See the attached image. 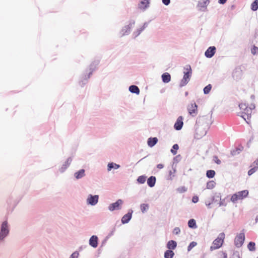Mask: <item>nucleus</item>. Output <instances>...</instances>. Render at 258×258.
<instances>
[{"instance_id":"obj_13","label":"nucleus","mask_w":258,"mask_h":258,"mask_svg":"<svg viewBox=\"0 0 258 258\" xmlns=\"http://www.w3.org/2000/svg\"><path fill=\"white\" fill-rule=\"evenodd\" d=\"M132 213H133V211H132L131 212H128V213H127L126 214L124 215L122 217V218L121 219V222L123 224H125V223H128L129 222V221L132 218Z\"/></svg>"},{"instance_id":"obj_41","label":"nucleus","mask_w":258,"mask_h":258,"mask_svg":"<svg viewBox=\"0 0 258 258\" xmlns=\"http://www.w3.org/2000/svg\"><path fill=\"white\" fill-rule=\"evenodd\" d=\"M198 200H199V198L198 197H194L192 198V201L194 203H196L198 202Z\"/></svg>"},{"instance_id":"obj_36","label":"nucleus","mask_w":258,"mask_h":258,"mask_svg":"<svg viewBox=\"0 0 258 258\" xmlns=\"http://www.w3.org/2000/svg\"><path fill=\"white\" fill-rule=\"evenodd\" d=\"M251 52L253 55L258 53V47L255 46H253L251 49Z\"/></svg>"},{"instance_id":"obj_11","label":"nucleus","mask_w":258,"mask_h":258,"mask_svg":"<svg viewBox=\"0 0 258 258\" xmlns=\"http://www.w3.org/2000/svg\"><path fill=\"white\" fill-rule=\"evenodd\" d=\"M188 112L190 115L197 114L198 112L197 105L196 103H191L188 108Z\"/></svg>"},{"instance_id":"obj_43","label":"nucleus","mask_w":258,"mask_h":258,"mask_svg":"<svg viewBox=\"0 0 258 258\" xmlns=\"http://www.w3.org/2000/svg\"><path fill=\"white\" fill-rule=\"evenodd\" d=\"M157 168L158 169H161L163 168L164 165L163 164H159L157 165Z\"/></svg>"},{"instance_id":"obj_10","label":"nucleus","mask_w":258,"mask_h":258,"mask_svg":"<svg viewBox=\"0 0 258 258\" xmlns=\"http://www.w3.org/2000/svg\"><path fill=\"white\" fill-rule=\"evenodd\" d=\"M98 196L95 195V196H92L90 195V197H88L87 199V202L88 204L91 205H95L97 204V203L98 201Z\"/></svg>"},{"instance_id":"obj_12","label":"nucleus","mask_w":258,"mask_h":258,"mask_svg":"<svg viewBox=\"0 0 258 258\" xmlns=\"http://www.w3.org/2000/svg\"><path fill=\"white\" fill-rule=\"evenodd\" d=\"M134 25L135 22H133L132 23H130L128 25L124 26L122 30V35L127 34L130 32L131 29L133 27V26Z\"/></svg>"},{"instance_id":"obj_18","label":"nucleus","mask_w":258,"mask_h":258,"mask_svg":"<svg viewBox=\"0 0 258 258\" xmlns=\"http://www.w3.org/2000/svg\"><path fill=\"white\" fill-rule=\"evenodd\" d=\"M156 182V178L154 176H151L147 180L148 185L150 187H153L155 185Z\"/></svg>"},{"instance_id":"obj_24","label":"nucleus","mask_w":258,"mask_h":258,"mask_svg":"<svg viewBox=\"0 0 258 258\" xmlns=\"http://www.w3.org/2000/svg\"><path fill=\"white\" fill-rule=\"evenodd\" d=\"M119 167L120 166L118 164L113 163H110L108 164L107 169L108 171H110L112 168L118 169L119 168Z\"/></svg>"},{"instance_id":"obj_15","label":"nucleus","mask_w":258,"mask_h":258,"mask_svg":"<svg viewBox=\"0 0 258 258\" xmlns=\"http://www.w3.org/2000/svg\"><path fill=\"white\" fill-rule=\"evenodd\" d=\"M158 142V139L156 137L150 138L148 140V145L150 147H153Z\"/></svg>"},{"instance_id":"obj_8","label":"nucleus","mask_w":258,"mask_h":258,"mask_svg":"<svg viewBox=\"0 0 258 258\" xmlns=\"http://www.w3.org/2000/svg\"><path fill=\"white\" fill-rule=\"evenodd\" d=\"M183 117L181 116H180L178 117L177 119L176 120V122L174 124V128L176 130H180L181 129L183 123Z\"/></svg>"},{"instance_id":"obj_27","label":"nucleus","mask_w":258,"mask_h":258,"mask_svg":"<svg viewBox=\"0 0 258 258\" xmlns=\"http://www.w3.org/2000/svg\"><path fill=\"white\" fill-rule=\"evenodd\" d=\"M188 226L190 228H196V221L193 219H190L188 222Z\"/></svg>"},{"instance_id":"obj_6","label":"nucleus","mask_w":258,"mask_h":258,"mask_svg":"<svg viewBox=\"0 0 258 258\" xmlns=\"http://www.w3.org/2000/svg\"><path fill=\"white\" fill-rule=\"evenodd\" d=\"M9 230L8 226V222L4 221L2 225L1 231L0 232V238L3 239L9 233Z\"/></svg>"},{"instance_id":"obj_3","label":"nucleus","mask_w":258,"mask_h":258,"mask_svg":"<svg viewBox=\"0 0 258 258\" xmlns=\"http://www.w3.org/2000/svg\"><path fill=\"white\" fill-rule=\"evenodd\" d=\"M185 71L184 72V76L181 81L180 85L184 86L187 84L190 80V77L191 75L192 71L190 66H187L184 68Z\"/></svg>"},{"instance_id":"obj_39","label":"nucleus","mask_w":258,"mask_h":258,"mask_svg":"<svg viewBox=\"0 0 258 258\" xmlns=\"http://www.w3.org/2000/svg\"><path fill=\"white\" fill-rule=\"evenodd\" d=\"M214 161L217 164H220L221 163V161L218 159L217 156H214L213 158Z\"/></svg>"},{"instance_id":"obj_5","label":"nucleus","mask_w":258,"mask_h":258,"mask_svg":"<svg viewBox=\"0 0 258 258\" xmlns=\"http://www.w3.org/2000/svg\"><path fill=\"white\" fill-rule=\"evenodd\" d=\"M245 239V236L243 233H240L237 235L234 240L235 244L237 247H240L243 244Z\"/></svg>"},{"instance_id":"obj_35","label":"nucleus","mask_w":258,"mask_h":258,"mask_svg":"<svg viewBox=\"0 0 258 258\" xmlns=\"http://www.w3.org/2000/svg\"><path fill=\"white\" fill-rule=\"evenodd\" d=\"M252 168L251 169H250L248 171V175H252L253 173H254L256 170H257V167H255V166H252Z\"/></svg>"},{"instance_id":"obj_44","label":"nucleus","mask_w":258,"mask_h":258,"mask_svg":"<svg viewBox=\"0 0 258 258\" xmlns=\"http://www.w3.org/2000/svg\"><path fill=\"white\" fill-rule=\"evenodd\" d=\"M227 0H219V3L221 4H225Z\"/></svg>"},{"instance_id":"obj_2","label":"nucleus","mask_w":258,"mask_h":258,"mask_svg":"<svg viewBox=\"0 0 258 258\" xmlns=\"http://www.w3.org/2000/svg\"><path fill=\"white\" fill-rule=\"evenodd\" d=\"M248 191L247 190H243L238 191L233 194L231 197V201L234 203L237 202L238 200H242L248 195Z\"/></svg>"},{"instance_id":"obj_34","label":"nucleus","mask_w":258,"mask_h":258,"mask_svg":"<svg viewBox=\"0 0 258 258\" xmlns=\"http://www.w3.org/2000/svg\"><path fill=\"white\" fill-rule=\"evenodd\" d=\"M197 244V243L195 241L191 242L189 245L188 246L187 250L188 251H190L193 247L196 246Z\"/></svg>"},{"instance_id":"obj_29","label":"nucleus","mask_w":258,"mask_h":258,"mask_svg":"<svg viewBox=\"0 0 258 258\" xmlns=\"http://www.w3.org/2000/svg\"><path fill=\"white\" fill-rule=\"evenodd\" d=\"M255 243L253 242H250L247 245V248L250 251L255 250Z\"/></svg>"},{"instance_id":"obj_31","label":"nucleus","mask_w":258,"mask_h":258,"mask_svg":"<svg viewBox=\"0 0 258 258\" xmlns=\"http://www.w3.org/2000/svg\"><path fill=\"white\" fill-rule=\"evenodd\" d=\"M146 177L142 175V176H140L138 177L137 181L140 183H144L146 181Z\"/></svg>"},{"instance_id":"obj_26","label":"nucleus","mask_w":258,"mask_h":258,"mask_svg":"<svg viewBox=\"0 0 258 258\" xmlns=\"http://www.w3.org/2000/svg\"><path fill=\"white\" fill-rule=\"evenodd\" d=\"M251 9L252 11H256L258 9V0H255L251 5Z\"/></svg>"},{"instance_id":"obj_22","label":"nucleus","mask_w":258,"mask_h":258,"mask_svg":"<svg viewBox=\"0 0 258 258\" xmlns=\"http://www.w3.org/2000/svg\"><path fill=\"white\" fill-rule=\"evenodd\" d=\"M85 175V170L84 169H81L78 172H76L75 174V177L77 179H79L82 178Z\"/></svg>"},{"instance_id":"obj_25","label":"nucleus","mask_w":258,"mask_h":258,"mask_svg":"<svg viewBox=\"0 0 258 258\" xmlns=\"http://www.w3.org/2000/svg\"><path fill=\"white\" fill-rule=\"evenodd\" d=\"M149 205L147 204H143L140 206L141 210L143 213L146 212L149 209Z\"/></svg>"},{"instance_id":"obj_21","label":"nucleus","mask_w":258,"mask_h":258,"mask_svg":"<svg viewBox=\"0 0 258 258\" xmlns=\"http://www.w3.org/2000/svg\"><path fill=\"white\" fill-rule=\"evenodd\" d=\"M129 90L132 93H136L137 94H139L140 93V90L139 88L135 85L131 86L129 88Z\"/></svg>"},{"instance_id":"obj_40","label":"nucleus","mask_w":258,"mask_h":258,"mask_svg":"<svg viewBox=\"0 0 258 258\" xmlns=\"http://www.w3.org/2000/svg\"><path fill=\"white\" fill-rule=\"evenodd\" d=\"M251 166H255V167H257V169H258V159L253 163Z\"/></svg>"},{"instance_id":"obj_19","label":"nucleus","mask_w":258,"mask_h":258,"mask_svg":"<svg viewBox=\"0 0 258 258\" xmlns=\"http://www.w3.org/2000/svg\"><path fill=\"white\" fill-rule=\"evenodd\" d=\"M177 245L176 242L174 240H170L168 242L167 247L169 249H174Z\"/></svg>"},{"instance_id":"obj_33","label":"nucleus","mask_w":258,"mask_h":258,"mask_svg":"<svg viewBox=\"0 0 258 258\" xmlns=\"http://www.w3.org/2000/svg\"><path fill=\"white\" fill-rule=\"evenodd\" d=\"M215 182H214L213 181H211L207 183V188H209V189H212L215 186Z\"/></svg>"},{"instance_id":"obj_1","label":"nucleus","mask_w":258,"mask_h":258,"mask_svg":"<svg viewBox=\"0 0 258 258\" xmlns=\"http://www.w3.org/2000/svg\"><path fill=\"white\" fill-rule=\"evenodd\" d=\"M241 110V117L246 121L247 123L250 121L251 115L252 113V108L248 107L245 103H241L239 105Z\"/></svg>"},{"instance_id":"obj_32","label":"nucleus","mask_w":258,"mask_h":258,"mask_svg":"<svg viewBox=\"0 0 258 258\" xmlns=\"http://www.w3.org/2000/svg\"><path fill=\"white\" fill-rule=\"evenodd\" d=\"M173 149L171 150V152L173 155H175L177 153L176 150L178 149L179 147L177 144H174L172 147Z\"/></svg>"},{"instance_id":"obj_14","label":"nucleus","mask_w":258,"mask_h":258,"mask_svg":"<svg viewBox=\"0 0 258 258\" xmlns=\"http://www.w3.org/2000/svg\"><path fill=\"white\" fill-rule=\"evenodd\" d=\"M89 244L92 247L95 248L98 245V238L96 236H92L89 240Z\"/></svg>"},{"instance_id":"obj_9","label":"nucleus","mask_w":258,"mask_h":258,"mask_svg":"<svg viewBox=\"0 0 258 258\" xmlns=\"http://www.w3.org/2000/svg\"><path fill=\"white\" fill-rule=\"evenodd\" d=\"M216 52V48L214 46L210 47L205 52V56L207 57H212Z\"/></svg>"},{"instance_id":"obj_16","label":"nucleus","mask_w":258,"mask_h":258,"mask_svg":"<svg viewBox=\"0 0 258 258\" xmlns=\"http://www.w3.org/2000/svg\"><path fill=\"white\" fill-rule=\"evenodd\" d=\"M162 81L164 83H168L171 80V76L168 73H165L162 75Z\"/></svg>"},{"instance_id":"obj_30","label":"nucleus","mask_w":258,"mask_h":258,"mask_svg":"<svg viewBox=\"0 0 258 258\" xmlns=\"http://www.w3.org/2000/svg\"><path fill=\"white\" fill-rule=\"evenodd\" d=\"M212 89V85L209 84L204 88V92L205 94H208Z\"/></svg>"},{"instance_id":"obj_20","label":"nucleus","mask_w":258,"mask_h":258,"mask_svg":"<svg viewBox=\"0 0 258 258\" xmlns=\"http://www.w3.org/2000/svg\"><path fill=\"white\" fill-rule=\"evenodd\" d=\"M148 4L149 2L147 0L142 1L139 4V8L141 9L144 10L148 7Z\"/></svg>"},{"instance_id":"obj_38","label":"nucleus","mask_w":258,"mask_h":258,"mask_svg":"<svg viewBox=\"0 0 258 258\" xmlns=\"http://www.w3.org/2000/svg\"><path fill=\"white\" fill-rule=\"evenodd\" d=\"M79 255V253L78 252H74L71 255L70 258H77Z\"/></svg>"},{"instance_id":"obj_7","label":"nucleus","mask_w":258,"mask_h":258,"mask_svg":"<svg viewBox=\"0 0 258 258\" xmlns=\"http://www.w3.org/2000/svg\"><path fill=\"white\" fill-rule=\"evenodd\" d=\"M122 204V200L119 199L116 202L111 204L109 206L108 209L111 211H113L115 210H119L121 209V206Z\"/></svg>"},{"instance_id":"obj_23","label":"nucleus","mask_w":258,"mask_h":258,"mask_svg":"<svg viewBox=\"0 0 258 258\" xmlns=\"http://www.w3.org/2000/svg\"><path fill=\"white\" fill-rule=\"evenodd\" d=\"M174 255V252L170 249L166 250L164 253L165 258H172Z\"/></svg>"},{"instance_id":"obj_42","label":"nucleus","mask_w":258,"mask_h":258,"mask_svg":"<svg viewBox=\"0 0 258 258\" xmlns=\"http://www.w3.org/2000/svg\"><path fill=\"white\" fill-rule=\"evenodd\" d=\"M162 2L164 5L167 6L170 4V0H162Z\"/></svg>"},{"instance_id":"obj_37","label":"nucleus","mask_w":258,"mask_h":258,"mask_svg":"<svg viewBox=\"0 0 258 258\" xmlns=\"http://www.w3.org/2000/svg\"><path fill=\"white\" fill-rule=\"evenodd\" d=\"M180 232V229L178 227H176L173 229V233L177 235Z\"/></svg>"},{"instance_id":"obj_28","label":"nucleus","mask_w":258,"mask_h":258,"mask_svg":"<svg viewBox=\"0 0 258 258\" xmlns=\"http://www.w3.org/2000/svg\"><path fill=\"white\" fill-rule=\"evenodd\" d=\"M215 175V172L213 170H209L207 171L206 175L209 178H213Z\"/></svg>"},{"instance_id":"obj_17","label":"nucleus","mask_w":258,"mask_h":258,"mask_svg":"<svg viewBox=\"0 0 258 258\" xmlns=\"http://www.w3.org/2000/svg\"><path fill=\"white\" fill-rule=\"evenodd\" d=\"M210 3V0H201L198 4V6L201 8H206Z\"/></svg>"},{"instance_id":"obj_4","label":"nucleus","mask_w":258,"mask_h":258,"mask_svg":"<svg viewBox=\"0 0 258 258\" xmlns=\"http://www.w3.org/2000/svg\"><path fill=\"white\" fill-rule=\"evenodd\" d=\"M224 238L225 234L223 232L220 233L218 237L213 241L211 249L213 250L220 248L223 244Z\"/></svg>"}]
</instances>
